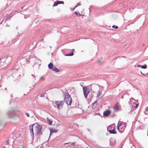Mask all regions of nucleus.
Segmentation results:
<instances>
[{
  "label": "nucleus",
  "mask_w": 148,
  "mask_h": 148,
  "mask_svg": "<svg viewBox=\"0 0 148 148\" xmlns=\"http://www.w3.org/2000/svg\"><path fill=\"white\" fill-rule=\"evenodd\" d=\"M30 129L33 135H34V131L36 135H40L41 130L42 127L37 124L35 123L29 126Z\"/></svg>",
  "instance_id": "obj_1"
},
{
  "label": "nucleus",
  "mask_w": 148,
  "mask_h": 148,
  "mask_svg": "<svg viewBox=\"0 0 148 148\" xmlns=\"http://www.w3.org/2000/svg\"><path fill=\"white\" fill-rule=\"evenodd\" d=\"M126 124L123 122H119L117 125V129L120 133H122L126 127Z\"/></svg>",
  "instance_id": "obj_2"
},
{
  "label": "nucleus",
  "mask_w": 148,
  "mask_h": 148,
  "mask_svg": "<svg viewBox=\"0 0 148 148\" xmlns=\"http://www.w3.org/2000/svg\"><path fill=\"white\" fill-rule=\"evenodd\" d=\"M65 96L64 100L66 102V103L68 105H71L72 100L70 95L68 92H66L65 93Z\"/></svg>",
  "instance_id": "obj_3"
},
{
  "label": "nucleus",
  "mask_w": 148,
  "mask_h": 148,
  "mask_svg": "<svg viewBox=\"0 0 148 148\" xmlns=\"http://www.w3.org/2000/svg\"><path fill=\"white\" fill-rule=\"evenodd\" d=\"M55 103L58 110L61 109L63 108L64 103L63 101H56Z\"/></svg>",
  "instance_id": "obj_4"
},
{
  "label": "nucleus",
  "mask_w": 148,
  "mask_h": 148,
  "mask_svg": "<svg viewBox=\"0 0 148 148\" xmlns=\"http://www.w3.org/2000/svg\"><path fill=\"white\" fill-rule=\"evenodd\" d=\"M84 94L85 98H87L88 94L90 92V90L86 87L83 88Z\"/></svg>",
  "instance_id": "obj_5"
},
{
  "label": "nucleus",
  "mask_w": 148,
  "mask_h": 148,
  "mask_svg": "<svg viewBox=\"0 0 148 148\" xmlns=\"http://www.w3.org/2000/svg\"><path fill=\"white\" fill-rule=\"evenodd\" d=\"M109 127L110 128V129L108 130V131L110 134H116V133L115 126L114 124L112 125Z\"/></svg>",
  "instance_id": "obj_6"
},
{
  "label": "nucleus",
  "mask_w": 148,
  "mask_h": 148,
  "mask_svg": "<svg viewBox=\"0 0 148 148\" xmlns=\"http://www.w3.org/2000/svg\"><path fill=\"white\" fill-rule=\"evenodd\" d=\"M111 114V111L110 110H107L104 111L103 113V115L104 116H106Z\"/></svg>",
  "instance_id": "obj_7"
},
{
  "label": "nucleus",
  "mask_w": 148,
  "mask_h": 148,
  "mask_svg": "<svg viewBox=\"0 0 148 148\" xmlns=\"http://www.w3.org/2000/svg\"><path fill=\"white\" fill-rule=\"evenodd\" d=\"M53 63H49L48 65V66L49 68L50 69H52V68H53Z\"/></svg>",
  "instance_id": "obj_8"
},
{
  "label": "nucleus",
  "mask_w": 148,
  "mask_h": 148,
  "mask_svg": "<svg viewBox=\"0 0 148 148\" xmlns=\"http://www.w3.org/2000/svg\"><path fill=\"white\" fill-rule=\"evenodd\" d=\"M52 70L53 71H55L56 72H59V70L55 67H53Z\"/></svg>",
  "instance_id": "obj_9"
},
{
  "label": "nucleus",
  "mask_w": 148,
  "mask_h": 148,
  "mask_svg": "<svg viewBox=\"0 0 148 148\" xmlns=\"http://www.w3.org/2000/svg\"><path fill=\"white\" fill-rule=\"evenodd\" d=\"M120 108V106L118 105H116L114 107V109L115 110H118Z\"/></svg>",
  "instance_id": "obj_10"
},
{
  "label": "nucleus",
  "mask_w": 148,
  "mask_h": 148,
  "mask_svg": "<svg viewBox=\"0 0 148 148\" xmlns=\"http://www.w3.org/2000/svg\"><path fill=\"white\" fill-rule=\"evenodd\" d=\"M97 102H94L92 105V107L93 108H95L96 106H97Z\"/></svg>",
  "instance_id": "obj_11"
},
{
  "label": "nucleus",
  "mask_w": 148,
  "mask_h": 148,
  "mask_svg": "<svg viewBox=\"0 0 148 148\" xmlns=\"http://www.w3.org/2000/svg\"><path fill=\"white\" fill-rule=\"evenodd\" d=\"M58 1H55L54 3V4L53 5V7L57 6L58 4Z\"/></svg>",
  "instance_id": "obj_12"
},
{
  "label": "nucleus",
  "mask_w": 148,
  "mask_h": 148,
  "mask_svg": "<svg viewBox=\"0 0 148 148\" xmlns=\"http://www.w3.org/2000/svg\"><path fill=\"white\" fill-rule=\"evenodd\" d=\"M47 119L49 125H51L52 123V121L49 119L48 118H47Z\"/></svg>",
  "instance_id": "obj_13"
},
{
  "label": "nucleus",
  "mask_w": 148,
  "mask_h": 148,
  "mask_svg": "<svg viewBox=\"0 0 148 148\" xmlns=\"http://www.w3.org/2000/svg\"><path fill=\"white\" fill-rule=\"evenodd\" d=\"M73 51H72V52L71 53H69V54H67L66 55V56H73Z\"/></svg>",
  "instance_id": "obj_14"
},
{
  "label": "nucleus",
  "mask_w": 148,
  "mask_h": 148,
  "mask_svg": "<svg viewBox=\"0 0 148 148\" xmlns=\"http://www.w3.org/2000/svg\"><path fill=\"white\" fill-rule=\"evenodd\" d=\"M45 79V78L43 76H41L40 77V80L41 81H44Z\"/></svg>",
  "instance_id": "obj_15"
},
{
  "label": "nucleus",
  "mask_w": 148,
  "mask_h": 148,
  "mask_svg": "<svg viewBox=\"0 0 148 148\" xmlns=\"http://www.w3.org/2000/svg\"><path fill=\"white\" fill-rule=\"evenodd\" d=\"M57 131L53 130H50V134L53 132H56Z\"/></svg>",
  "instance_id": "obj_16"
},
{
  "label": "nucleus",
  "mask_w": 148,
  "mask_h": 148,
  "mask_svg": "<svg viewBox=\"0 0 148 148\" xmlns=\"http://www.w3.org/2000/svg\"><path fill=\"white\" fill-rule=\"evenodd\" d=\"M81 5V4L80 3H77L76 6H75V7L72 10H74L78 6H79Z\"/></svg>",
  "instance_id": "obj_17"
},
{
  "label": "nucleus",
  "mask_w": 148,
  "mask_h": 148,
  "mask_svg": "<svg viewBox=\"0 0 148 148\" xmlns=\"http://www.w3.org/2000/svg\"><path fill=\"white\" fill-rule=\"evenodd\" d=\"M134 104H135L136 105V106H134V105H133V107H134L135 108V109H136L137 108V107H138V104H134Z\"/></svg>",
  "instance_id": "obj_18"
},
{
  "label": "nucleus",
  "mask_w": 148,
  "mask_h": 148,
  "mask_svg": "<svg viewBox=\"0 0 148 148\" xmlns=\"http://www.w3.org/2000/svg\"><path fill=\"white\" fill-rule=\"evenodd\" d=\"M58 1V4H64V2L63 1Z\"/></svg>",
  "instance_id": "obj_19"
},
{
  "label": "nucleus",
  "mask_w": 148,
  "mask_h": 148,
  "mask_svg": "<svg viewBox=\"0 0 148 148\" xmlns=\"http://www.w3.org/2000/svg\"><path fill=\"white\" fill-rule=\"evenodd\" d=\"M75 14H76V15H78L79 16H82V15L81 14H80L79 13H77V12H75Z\"/></svg>",
  "instance_id": "obj_20"
},
{
  "label": "nucleus",
  "mask_w": 148,
  "mask_h": 148,
  "mask_svg": "<svg viewBox=\"0 0 148 148\" xmlns=\"http://www.w3.org/2000/svg\"><path fill=\"white\" fill-rule=\"evenodd\" d=\"M141 68L145 69L147 68V66L146 65H145V66H143L141 67Z\"/></svg>",
  "instance_id": "obj_21"
},
{
  "label": "nucleus",
  "mask_w": 148,
  "mask_h": 148,
  "mask_svg": "<svg viewBox=\"0 0 148 148\" xmlns=\"http://www.w3.org/2000/svg\"><path fill=\"white\" fill-rule=\"evenodd\" d=\"M101 93V92H100V91H99L98 92H97V96L98 97H99L100 96Z\"/></svg>",
  "instance_id": "obj_22"
},
{
  "label": "nucleus",
  "mask_w": 148,
  "mask_h": 148,
  "mask_svg": "<svg viewBox=\"0 0 148 148\" xmlns=\"http://www.w3.org/2000/svg\"><path fill=\"white\" fill-rule=\"evenodd\" d=\"M112 28H115V29H117L118 28V27L117 26H115L114 25L112 26Z\"/></svg>",
  "instance_id": "obj_23"
},
{
  "label": "nucleus",
  "mask_w": 148,
  "mask_h": 148,
  "mask_svg": "<svg viewBox=\"0 0 148 148\" xmlns=\"http://www.w3.org/2000/svg\"><path fill=\"white\" fill-rule=\"evenodd\" d=\"M25 114L27 117H28L29 116V113H26Z\"/></svg>",
  "instance_id": "obj_24"
},
{
  "label": "nucleus",
  "mask_w": 148,
  "mask_h": 148,
  "mask_svg": "<svg viewBox=\"0 0 148 148\" xmlns=\"http://www.w3.org/2000/svg\"><path fill=\"white\" fill-rule=\"evenodd\" d=\"M84 11H83V12H81V15H82V16L83 15V16H84Z\"/></svg>",
  "instance_id": "obj_25"
},
{
  "label": "nucleus",
  "mask_w": 148,
  "mask_h": 148,
  "mask_svg": "<svg viewBox=\"0 0 148 148\" xmlns=\"http://www.w3.org/2000/svg\"><path fill=\"white\" fill-rule=\"evenodd\" d=\"M6 144L7 145H8L9 144V142L8 141H7L6 142Z\"/></svg>",
  "instance_id": "obj_26"
},
{
  "label": "nucleus",
  "mask_w": 148,
  "mask_h": 148,
  "mask_svg": "<svg viewBox=\"0 0 148 148\" xmlns=\"http://www.w3.org/2000/svg\"><path fill=\"white\" fill-rule=\"evenodd\" d=\"M145 110L147 111H148V108H145Z\"/></svg>",
  "instance_id": "obj_27"
},
{
  "label": "nucleus",
  "mask_w": 148,
  "mask_h": 148,
  "mask_svg": "<svg viewBox=\"0 0 148 148\" xmlns=\"http://www.w3.org/2000/svg\"><path fill=\"white\" fill-rule=\"evenodd\" d=\"M2 62V59H0V63H1Z\"/></svg>",
  "instance_id": "obj_28"
},
{
  "label": "nucleus",
  "mask_w": 148,
  "mask_h": 148,
  "mask_svg": "<svg viewBox=\"0 0 148 148\" xmlns=\"http://www.w3.org/2000/svg\"><path fill=\"white\" fill-rule=\"evenodd\" d=\"M137 66H138V67H140V65H137Z\"/></svg>",
  "instance_id": "obj_29"
},
{
  "label": "nucleus",
  "mask_w": 148,
  "mask_h": 148,
  "mask_svg": "<svg viewBox=\"0 0 148 148\" xmlns=\"http://www.w3.org/2000/svg\"><path fill=\"white\" fill-rule=\"evenodd\" d=\"M68 143H64V145H66V144H68Z\"/></svg>",
  "instance_id": "obj_30"
},
{
  "label": "nucleus",
  "mask_w": 148,
  "mask_h": 148,
  "mask_svg": "<svg viewBox=\"0 0 148 148\" xmlns=\"http://www.w3.org/2000/svg\"><path fill=\"white\" fill-rule=\"evenodd\" d=\"M86 148H88V147H87Z\"/></svg>",
  "instance_id": "obj_31"
}]
</instances>
